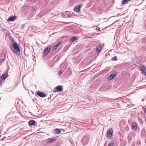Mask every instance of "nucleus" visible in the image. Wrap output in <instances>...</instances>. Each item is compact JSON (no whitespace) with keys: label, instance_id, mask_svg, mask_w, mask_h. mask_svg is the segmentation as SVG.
Instances as JSON below:
<instances>
[{"label":"nucleus","instance_id":"39448f33","mask_svg":"<svg viewBox=\"0 0 146 146\" xmlns=\"http://www.w3.org/2000/svg\"><path fill=\"white\" fill-rule=\"evenodd\" d=\"M51 49V46H47L44 50V56L47 55L48 52H49L50 50Z\"/></svg>","mask_w":146,"mask_h":146},{"label":"nucleus","instance_id":"2eb2a0df","mask_svg":"<svg viewBox=\"0 0 146 146\" xmlns=\"http://www.w3.org/2000/svg\"><path fill=\"white\" fill-rule=\"evenodd\" d=\"M36 122L34 120H31L29 122V124L31 125H34L35 124Z\"/></svg>","mask_w":146,"mask_h":146},{"label":"nucleus","instance_id":"6e6552de","mask_svg":"<svg viewBox=\"0 0 146 146\" xmlns=\"http://www.w3.org/2000/svg\"><path fill=\"white\" fill-rule=\"evenodd\" d=\"M37 94L40 97L43 98L46 96V94L43 92H38L37 93Z\"/></svg>","mask_w":146,"mask_h":146},{"label":"nucleus","instance_id":"412c9836","mask_svg":"<svg viewBox=\"0 0 146 146\" xmlns=\"http://www.w3.org/2000/svg\"><path fill=\"white\" fill-rule=\"evenodd\" d=\"M108 146H113V142L110 143L108 144Z\"/></svg>","mask_w":146,"mask_h":146},{"label":"nucleus","instance_id":"6ab92c4d","mask_svg":"<svg viewBox=\"0 0 146 146\" xmlns=\"http://www.w3.org/2000/svg\"><path fill=\"white\" fill-rule=\"evenodd\" d=\"M131 0H123V1L122 2V4H125L126 3L129 1H130Z\"/></svg>","mask_w":146,"mask_h":146},{"label":"nucleus","instance_id":"c85d7f7f","mask_svg":"<svg viewBox=\"0 0 146 146\" xmlns=\"http://www.w3.org/2000/svg\"><path fill=\"white\" fill-rule=\"evenodd\" d=\"M131 106H131H132V105H131H131H128V107H130Z\"/></svg>","mask_w":146,"mask_h":146},{"label":"nucleus","instance_id":"f257e3e1","mask_svg":"<svg viewBox=\"0 0 146 146\" xmlns=\"http://www.w3.org/2000/svg\"><path fill=\"white\" fill-rule=\"evenodd\" d=\"M13 44L14 48L16 50V53L17 54H19L20 53V50L19 44L15 42H13Z\"/></svg>","mask_w":146,"mask_h":146},{"label":"nucleus","instance_id":"cd10ccee","mask_svg":"<svg viewBox=\"0 0 146 146\" xmlns=\"http://www.w3.org/2000/svg\"><path fill=\"white\" fill-rule=\"evenodd\" d=\"M65 15H64V14H63L62 15V17H64Z\"/></svg>","mask_w":146,"mask_h":146},{"label":"nucleus","instance_id":"b1692460","mask_svg":"<svg viewBox=\"0 0 146 146\" xmlns=\"http://www.w3.org/2000/svg\"><path fill=\"white\" fill-rule=\"evenodd\" d=\"M62 74V72L61 71H60L58 73V75L59 76H61V75Z\"/></svg>","mask_w":146,"mask_h":146},{"label":"nucleus","instance_id":"f3484780","mask_svg":"<svg viewBox=\"0 0 146 146\" xmlns=\"http://www.w3.org/2000/svg\"><path fill=\"white\" fill-rule=\"evenodd\" d=\"M54 131L56 133L58 134L60 133L61 130L60 129H56L54 130Z\"/></svg>","mask_w":146,"mask_h":146},{"label":"nucleus","instance_id":"423d86ee","mask_svg":"<svg viewBox=\"0 0 146 146\" xmlns=\"http://www.w3.org/2000/svg\"><path fill=\"white\" fill-rule=\"evenodd\" d=\"M56 140V137L49 138L46 140V142L47 143H50L54 142Z\"/></svg>","mask_w":146,"mask_h":146},{"label":"nucleus","instance_id":"7ed1b4c3","mask_svg":"<svg viewBox=\"0 0 146 146\" xmlns=\"http://www.w3.org/2000/svg\"><path fill=\"white\" fill-rule=\"evenodd\" d=\"M88 137L87 136H85L82 139L81 142L83 145H85L88 143Z\"/></svg>","mask_w":146,"mask_h":146},{"label":"nucleus","instance_id":"a211bd4d","mask_svg":"<svg viewBox=\"0 0 146 146\" xmlns=\"http://www.w3.org/2000/svg\"><path fill=\"white\" fill-rule=\"evenodd\" d=\"M74 10L75 12H78L80 11V9H79V8H78L77 7H76L74 8Z\"/></svg>","mask_w":146,"mask_h":146},{"label":"nucleus","instance_id":"4468645a","mask_svg":"<svg viewBox=\"0 0 146 146\" xmlns=\"http://www.w3.org/2000/svg\"><path fill=\"white\" fill-rule=\"evenodd\" d=\"M8 77L7 74H3L1 77V78L3 80H5Z\"/></svg>","mask_w":146,"mask_h":146},{"label":"nucleus","instance_id":"c756f323","mask_svg":"<svg viewBox=\"0 0 146 146\" xmlns=\"http://www.w3.org/2000/svg\"><path fill=\"white\" fill-rule=\"evenodd\" d=\"M145 121L146 122V116L145 119Z\"/></svg>","mask_w":146,"mask_h":146},{"label":"nucleus","instance_id":"5701e85b","mask_svg":"<svg viewBox=\"0 0 146 146\" xmlns=\"http://www.w3.org/2000/svg\"><path fill=\"white\" fill-rule=\"evenodd\" d=\"M100 28L99 27H97L96 28V30L98 31H99L100 30Z\"/></svg>","mask_w":146,"mask_h":146},{"label":"nucleus","instance_id":"aec40b11","mask_svg":"<svg viewBox=\"0 0 146 146\" xmlns=\"http://www.w3.org/2000/svg\"><path fill=\"white\" fill-rule=\"evenodd\" d=\"M67 13V12H65V15H66V14H67V15L68 16V17H70L71 16V15H72L71 14V13H69V14H67L66 13Z\"/></svg>","mask_w":146,"mask_h":146},{"label":"nucleus","instance_id":"9d476101","mask_svg":"<svg viewBox=\"0 0 146 146\" xmlns=\"http://www.w3.org/2000/svg\"><path fill=\"white\" fill-rule=\"evenodd\" d=\"M112 130L111 129H110L107 132V136L110 138H111L112 135V133L111 131Z\"/></svg>","mask_w":146,"mask_h":146},{"label":"nucleus","instance_id":"1a4fd4ad","mask_svg":"<svg viewBox=\"0 0 146 146\" xmlns=\"http://www.w3.org/2000/svg\"><path fill=\"white\" fill-rule=\"evenodd\" d=\"M61 42H58L57 44L55 45L52 48V50L53 51H55L58 47L61 44Z\"/></svg>","mask_w":146,"mask_h":146},{"label":"nucleus","instance_id":"ddd939ff","mask_svg":"<svg viewBox=\"0 0 146 146\" xmlns=\"http://www.w3.org/2000/svg\"><path fill=\"white\" fill-rule=\"evenodd\" d=\"M102 49V46L101 45H98L96 47V50L97 52H100Z\"/></svg>","mask_w":146,"mask_h":146},{"label":"nucleus","instance_id":"4be33fe9","mask_svg":"<svg viewBox=\"0 0 146 146\" xmlns=\"http://www.w3.org/2000/svg\"><path fill=\"white\" fill-rule=\"evenodd\" d=\"M25 27V25H22L20 27V28L21 29H23Z\"/></svg>","mask_w":146,"mask_h":146},{"label":"nucleus","instance_id":"a878e982","mask_svg":"<svg viewBox=\"0 0 146 146\" xmlns=\"http://www.w3.org/2000/svg\"><path fill=\"white\" fill-rule=\"evenodd\" d=\"M82 4H80V5H78V8H79V9H80V8L82 7Z\"/></svg>","mask_w":146,"mask_h":146},{"label":"nucleus","instance_id":"f03ea898","mask_svg":"<svg viewBox=\"0 0 146 146\" xmlns=\"http://www.w3.org/2000/svg\"><path fill=\"white\" fill-rule=\"evenodd\" d=\"M140 69L141 71V73L146 76V67L144 65H141L140 66Z\"/></svg>","mask_w":146,"mask_h":146},{"label":"nucleus","instance_id":"dca6fc26","mask_svg":"<svg viewBox=\"0 0 146 146\" xmlns=\"http://www.w3.org/2000/svg\"><path fill=\"white\" fill-rule=\"evenodd\" d=\"M77 39V38L76 37V36H74L73 37L71 38V39L70 40V42H72Z\"/></svg>","mask_w":146,"mask_h":146},{"label":"nucleus","instance_id":"0eeeda50","mask_svg":"<svg viewBox=\"0 0 146 146\" xmlns=\"http://www.w3.org/2000/svg\"><path fill=\"white\" fill-rule=\"evenodd\" d=\"M117 73L115 71L113 72L110 75L109 77L108 78V79L110 80H111L113 79L114 77L116 75Z\"/></svg>","mask_w":146,"mask_h":146},{"label":"nucleus","instance_id":"7c9ffc66","mask_svg":"<svg viewBox=\"0 0 146 146\" xmlns=\"http://www.w3.org/2000/svg\"><path fill=\"white\" fill-rule=\"evenodd\" d=\"M145 28H146V25H145Z\"/></svg>","mask_w":146,"mask_h":146},{"label":"nucleus","instance_id":"9b49d317","mask_svg":"<svg viewBox=\"0 0 146 146\" xmlns=\"http://www.w3.org/2000/svg\"><path fill=\"white\" fill-rule=\"evenodd\" d=\"M137 123L133 122L132 123V129L134 131H136L137 129Z\"/></svg>","mask_w":146,"mask_h":146},{"label":"nucleus","instance_id":"393cba45","mask_svg":"<svg viewBox=\"0 0 146 146\" xmlns=\"http://www.w3.org/2000/svg\"><path fill=\"white\" fill-rule=\"evenodd\" d=\"M113 59L115 60H117V57L116 56H115L113 58Z\"/></svg>","mask_w":146,"mask_h":146},{"label":"nucleus","instance_id":"f8f14e48","mask_svg":"<svg viewBox=\"0 0 146 146\" xmlns=\"http://www.w3.org/2000/svg\"><path fill=\"white\" fill-rule=\"evenodd\" d=\"M17 18L16 16H13L10 17L8 19V21H12L15 20Z\"/></svg>","mask_w":146,"mask_h":146},{"label":"nucleus","instance_id":"bb28decb","mask_svg":"<svg viewBox=\"0 0 146 146\" xmlns=\"http://www.w3.org/2000/svg\"><path fill=\"white\" fill-rule=\"evenodd\" d=\"M4 61V59H2L1 60V63H2Z\"/></svg>","mask_w":146,"mask_h":146},{"label":"nucleus","instance_id":"20e7f679","mask_svg":"<svg viewBox=\"0 0 146 146\" xmlns=\"http://www.w3.org/2000/svg\"><path fill=\"white\" fill-rule=\"evenodd\" d=\"M63 91V88L61 86H59L56 87L54 90V92H61Z\"/></svg>","mask_w":146,"mask_h":146}]
</instances>
